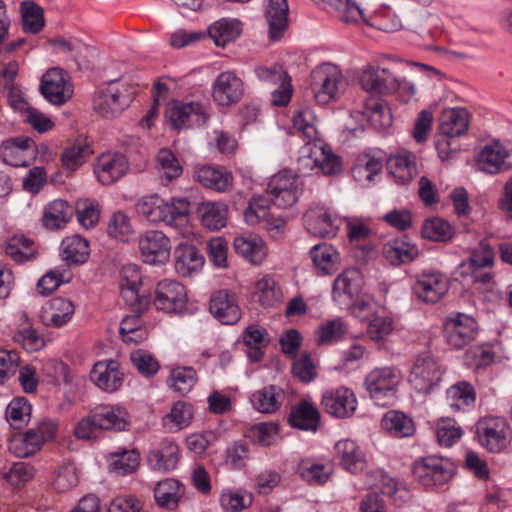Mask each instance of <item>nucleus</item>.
I'll return each instance as SVG.
<instances>
[{
	"instance_id": "52",
	"label": "nucleus",
	"mask_w": 512,
	"mask_h": 512,
	"mask_svg": "<svg viewBox=\"0 0 512 512\" xmlns=\"http://www.w3.org/2000/svg\"><path fill=\"white\" fill-rule=\"evenodd\" d=\"M363 115L376 129H386L392 124V114L387 103L381 99H370L365 104Z\"/></svg>"
},
{
	"instance_id": "14",
	"label": "nucleus",
	"mask_w": 512,
	"mask_h": 512,
	"mask_svg": "<svg viewBox=\"0 0 512 512\" xmlns=\"http://www.w3.org/2000/svg\"><path fill=\"white\" fill-rule=\"evenodd\" d=\"M479 170L496 174L512 166V144L493 141L486 144L477 155Z\"/></svg>"
},
{
	"instance_id": "31",
	"label": "nucleus",
	"mask_w": 512,
	"mask_h": 512,
	"mask_svg": "<svg viewBox=\"0 0 512 512\" xmlns=\"http://www.w3.org/2000/svg\"><path fill=\"white\" fill-rule=\"evenodd\" d=\"M93 417L102 430L123 431L129 425L128 412L119 405H99L93 409Z\"/></svg>"
},
{
	"instance_id": "59",
	"label": "nucleus",
	"mask_w": 512,
	"mask_h": 512,
	"mask_svg": "<svg viewBox=\"0 0 512 512\" xmlns=\"http://www.w3.org/2000/svg\"><path fill=\"white\" fill-rule=\"evenodd\" d=\"M435 434L439 445L451 447L463 436L461 426L451 418H441L436 422Z\"/></svg>"
},
{
	"instance_id": "38",
	"label": "nucleus",
	"mask_w": 512,
	"mask_h": 512,
	"mask_svg": "<svg viewBox=\"0 0 512 512\" xmlns=\"http://www.w3.org/2000/svg\"><path fill=\"white\" fill-rule=\"evenodd\" d=\"M207 32L216 46L225 47L240 36L242 23L237 19L222 18L211 24Z\"/></svg>"
},
{
	"instance_id": "30",
	"label": "nucleus",
	"mask_w": 512,
	"mask_h": 512,
	"mask_svg": "<svg viewBox=\"0 0 512 512\" xmlns=\"http://www.w3.org/2000/svg\"><path fill=\"white\" fill-rule=\"evenodd\" d=\"M384 258L393 266L412 262L419 254L418 248L405 237L388 240L382 247Z\"/></svg>"
},
{
	"instance_id": "33",
	"label": "nucleus",
	"mask_w": 512,
	"mask_h": 512,
	"mask_svg": "<svg viewBox=\"0 0 512 512\" xmlns=\"http://www.w3.org/2000/svg\"><path fill=\"white\" fill-rule=\"evenodd\" d=\"M387 169L396 181L404 185L416 175V157L407 150H400L387 159Z\"/></svg>"
},
{
	"instance_id": "48",
	"label": "nucleus",
	"mask_w": 512,
	"mask_h": 512,
	"mask_svg": "<svg viewBox=\"0 0 512 512\" xmlns=\"http://www.w3.org/2000/svg\"><path fill=\"white\" fill-rule=\"evenodd\" d=\"M283 399V390L277 386L270 385L253 393L251 403L255 409L262 413H272L279 409Z\"/></svg>"
},
{
	"instance_id": "3",
	"label": "nucleus",
	"mask_w": 512,
	"mask_h": 512,
	"mask_svg": "<svg viewBox=\"0 0 512 512\" xmlns=\"http://www.w3.org/2000/svg\"><path fill=\"white\" fill-rule=\"evenodd\" d=\"M58 429L57 420L43 418L25 432L11 437L8 449L16 457H30L40 451L46 443L53 441L57 436Z\"/></svg>"
},
{
	"instance_id": "23",
	"label": "nucleus",
	"mask_w": 512,
	"mask_h": 512,
	"mask_svg": "<svg viewBox=\"0 0 512 512\" xmlns=\"http://www.w3.org/2000/svg\"><path fill=\"white\" fill-rule=\"evenodd\" d=\"M211 314L225 325H233L241 318V310L235 294L227 289L214 292L210 298Z\"/></svg>"
},
{
	"instance_id": "10",
	"label": "nucleus",
	"mask_w": 512,
	"mask_h": 512,
	"mask_svg": "<svg viewBox=\"0 0 512 512\" xmlns=\"http://www.w3.org/2000/svg\"><path fill=\"white\" fill-rule=\"evenodd\" d=\"M401 381V374L392 367L372 370L365 378V386L372 399L380 405L388 404Z\"/></svg>"
},
{
	"instance_id": "8",
	"label": "nucleus",
	"mask_w": 512,
	"mask_h": 512,
	"mask_svg": "<svg viewBox=\"0 0 512 512\" xmlns=\"http://www.w3.org/2000/svg\"><path fill=\"white\" fill-rule=\"evenodd\" d=\"M478 333V323L465 313H454L444 321L443 334L446 343L454 349H462L472 343Z\"/></svg>"
},
{
	"instance_id": "43",
	"label": "nucleus",
	"mask_w": 512,
	"mask_h": 512,
	"mask_svg": "<svg viewBox=\"0 0 512 512\" xmlns=\"http://www.w3.org/2000/svg\"><path fill=\"white\" fill-rule=\"evenodd\" d=\"M141 283L142 276L137 265L128 264L122 268L120 290L123 299L129 305L133 306L138 302Z\"/></svg>"
},
{
	"instance_id": "24",
	"label": "nucleus",
	"mask_w": 512,
	"mask_h": 512,
	"mask_svg": "<svg viewBox=\"0 0 512 512\" xmlns=\"http://www.w3.org/2000/svg\"><path fill=\"white\" fill-rule=\"evenodd\" d=\"M359 82L361 87L374 94H392L396 85V77L385 68L368 65L363 68Z\"/></svg>"
},
{
	"instance_id": "60",
	"label": "nucleus",
	"mask_w": 512,
	"mask_h": 512,
	"mask_svg": "<svg viewBox=\"0 0 512 512\" xmlns=\"http://www.w3.org/2000/svg\"><path fill=\"white\" fill-rule=\"evenodd\" d=\"M91 153L90 146L85 142L74 143L64 149L61 156L62 165L66 170L75 171L87 161Z\"/></svg>"
},
{
	"instance_id": "21",
	"label": "nucleus",
	"mask_w": 512,
	"mask_h": 512,
	"mask_svg": "<svg viewBox=\"0 0 512 512\" xmlns=\"http://www.w3.org/2000/svg\"><path fill=\"white\" fill-rule=\"evenodd\" d=\"M321 403L325 411L335 418L351 417L357 409L355 393L342 386L325 391Z\"/></svg>"
},
{
	"instance_id": "57",
	"label": "nucleus",
	"mask_w": 512,
	"mask_h": 512,
	"mask_svg": "<svg viewBox=\"0 0 512 512\" xmlns=\"http://www.w3.org/2000/svg\"><path fill=\"white\" fill-rule=\"evenodd\" d=\"M78 482L77 469L73 463L65 462L53 471L52 486L57 492H67L76 487Z\"/></svg>"
},
{
	"instance_id": "13",
	"label": "nucleus",
	"mask_w": 512,
	"mask_h": 512,
	"mask_svg": "<svg viewBox=\"0 0 512 512\" xmlns=\"http://www.w3.org/2000/svg\"><path fill=\"white\" fill-rule=\"evenodd\" d=\"M166 116L174 129L199 127L208 119L205 107L198 102L173 101L166 109Z\"/></svg>"
},
{
	"instance_id": "11",
	"label": "nucleus",
	"mask_w": 512,
	"mask_h": 512,
	"mask_svg": "<svg viewBox=\"0 0 512 512\" xmlns=\"http://www.w3.org/2000/svg\"><path fill=\"white\" fill-rule=\"evenodd\" d=\"M441 375L436 360L429 354H420L413 362L408 381L417 392L428 393L438 385Z\"/></svg>"
},
{
	"instance_id": "55",
	"label": "nucleus",
	"mask_w": 512,
	"mask_h": 512,
	"mask_svg": "<svg viewBox=\"0 0 512 512\" xmlns=\"http://www.w3.org/2000/svg\"><path fill=\"white\" fill-rule=\"evenodd\" d=\"M193 418L192 406L186 402H176L170 412L163 417V425L171 432L179 431L190 425Z\"/></svg>"
},
{
	"instance_id": "15",
	"label": "nucleus",
	"mask_w": 512,
	"mask_h": 512,
	"mask_svg": "<svg viewBox=\"0 0 512 512\" xmlns=\"http://www.w3.org/2000/svg\"><path fill=\"white\" fill-rule=\"evenodd\" d=\"M187 302L184 286L176 280L164 279L158 282L155 289L154 306L166 313L181 312Z\"/></svg>"
},
{
	"instance_id": "46",
	"label": "nucleus",
	"mask_w": 512,
	"mask_h": 512,
	"mask_svg": "<svg viewBox=\"0 0 512 512\" xmlns=\"http://www.w3.org/2000/svg\"><path fill=\"white\" fill-rule=\"evenodd\" d=\"M183 495L181 483L173 478L159 481L154 487V498L159 506L175 508Z\"/></svg>"
},
{
	"instance_id": "4",
	"label": "nucleus",
	"mask_w": 512,
	"mask_h": 512,
	"mask_svg": "<svg viewBox=\"0 0 512 512\" xmlns=\"http://www.w3.org/2000/svg\"><path fill=\"white\" fill-rule=\"evenodd\" d=\"M346 86L340 68L330 62L317 65L311 72V88L319 104L335 100Z\"/></svg>"
},
{
	"instance_id": "40",
	"label": "nucleus",
	"mask_w": 512,
	"mask_h": 512,
	"mask_svg": "<svg viewBox=\"0 0 512 512\" xmlns=\"http://www.w3.org/2000/svg\"><path fill=\"white\" fill-rule=\"evenodd\" d=\"M287 0H269L266 18L269 24V34L273 41L279 40L288 24Z\"/></svg>"
},
{
	"instance_id": "20",
	"label": "nucleus",
	"mask_w": 512,
	"mask_h": 512,
	"mask_svg": "<svg viewBox=\"0 0 512 512\" xmlns=\"http://www.w3.org/2000/svg\"><path fill=\"white\" fill-rule=\"evenodd\" d=\"M304 226L316 237H334L341 225V219L325 207L310 208L304 214Z\"/></svg>"
},
{
	"instance_id": "51",
	"label": "nucleus",
	"mask_w": 512,
	"mask_h": 512,
	"mask_svg": "<svg viewBox=\"0 0 512 512\" xmlns=\"http://www.w3.org/2000/svg\"><path fill=\"white\" fill-rule=\"evenodd\" d=\"M72 214L73 209L66 201L56 199L45 207L43 224L49 229H59L70 220Z\"/></svg>"
},
{
	"instance_id": "16",
	"label": "nucleus",
	"mask_w": 512,
	"mask_h": 512,
	"mask_svg": "<svg viewBox=\"0 0 512 512\" xmlns=\"http://www.w3.org/2000/svg\"><path fill=\"white\" fill-rule=\"evenodd\" d=\"M41 93L50 103L62 105L71 99L73 86L67 74L59 68L49 69L41 79Z\"/></svg>"
},
{
	"instance_id": "36",
	"label": "nucleus",
	"mask_w": 512,
	"mask_h": 512,
	"mask_svg": "<svg viewBox=\"0 0 512 512\" xmlns=\"http://www.w3.org/2000/svg\"><path fill=\"white\" fill-rule=\"evenodd\" d=\"M289 423L295 428L315 432L320 423V413L312 403L303 400L291 408Z\"/></svg>"
},
{
	"instance_id": "61",
	"label": "nucleus",
	"mask_w": 512,
	"mask_h": 512,
	"mask_svg": "<svg viewBox=\"0 0 512 512\" xmlns=\"http://www.w3.org/2000/svg\"><path fill=\"white\" fill-rule=\"evenodd\" d=\"M366 24L385 32H395L402 27L400 18L388 6L379 8L369 19H362Z\"/></svg>"
},
{
	"instance_id": "63",
	"label": "nucleus",
	"mask_w": 512,
	"mask_h": 512,
	"mask_svg": "<svg viewBox=\"0 0 512 512\" xmlns=\"http://www.w3.org/2000/svg\"><path fill=\"white\" fill-rule=\"evenodd\" d=\"M157 169L161 176L168 181H172L181 176L183 172L182 165L174 153L166 148L161 149L156 157Z\"/></svg>"
},
{
	"instance_id": "1",
	"label": "nucleus",
	"mask_w": 512,
	"mask_h": 512,
	"mask_svg": "<svg viewBox=\"0 0 512 512\" xmlns=\"http://www.w3.org/2000/svg\"><path fill=\"white\" fill-rule=\"evenodd\" d=\"M292 124L294 133L307 141L298 152V171L303 175L313 171L326 176L340 174L343 170L341 158L329 146L315 142L318 131L313 110L308 106L295 110Z\"/></svg>"
},
{
	"instance_id": "35",
	"label": "nucleus",
	"mask_w": 512,
	"mask_h": 512,
	"mask_svg": "<svg viewBox=\"0 0 512 512\" xmlns=\"http://www.w3.org/2000/svg\"><path fill=\"white\" fill-rule=\"evenodd\" d=\"M440 132L449 137H459L467 132L470 114L465 108H448L440 116Z\"/></svg>"
},
{
	"instance_id": "58",
	"label": "nucleus",
	"mask_w": 512,
	"mask_h": 512,
	"mask_svg": "<svg viewBox=\"0 0 512 512\" xmlns=\"http://www.w3.org/2000/svg\"><path fill=\"white\" fill-rule=\"evenodd\" d=\"M139 464L140 455L136 450H122L110 454V469L119 475L134 472Z\"/></svg>"
},
{
	"instance_id": "42",
	"label": "nucleus",
	"mask_w": 512,
	"mask_h": 512,
	"mask_svg": "<svg viewBox=\"0 0 512 512\" xmlns=\"http://www.w3.org/2000/svg\"><path fill=\"white\" fill-rule=\"evenodd\" d=\"M175 268L182 276H189L199 271L204 264V257L193 245L180 244L175 250Z\"/></svg>"
},
{
	"instance_id": "28",
	"label": "nucleus",
	"mask_w": 512,
	"mask_h": 512,
	"mask_svg": "<svg viewBox=\"0 0 512 512\" xmlns=\"http://www.w3.org/2000/svg\"><path fill=\"white\" fill-rule=\"evenodd\" d=\"M178 462L179 447L170 439L162 440L147 455L149 467L158 472H170L177 467Z\"/></svg>"
},
{
	"instance_id": "19",
	"label": "nucleus",
	"mask_w": 512,
	"mask_h": 512,
	"mask_svg": "<svg viewBox=\"0 0 512 512\" xmlns=\"http://www.w3.org/2000/svg\"><path fill=\"white\" fill-rule=\"evenodd\" d=\"M36 145L29 137H15L0 145V158L10 166L24 167L35 158Z\"/></svg>"
},
{
	"instance_id": "37",
	"label": "nucleus",
	"mask_w": 512,
	"mask_h": 512,
	"mask_svg": "<svg viewBox=\"0 0 512 512\" xmlns=\"http://www.w3.org/2000/svg\"><path fill=\"white\" fill-rule=\"evenodd\" d=\"M190 215L191 202L186 197H171L166 199L162 223L170 227L181 228L189 223Z\"/></svg>"
},
{
	"instance_id": "7",
	"label": "nucleus",
	"mask_w": 512,
	"mask_h": 512,
	"mask_svg": "<svg viewBox=\"0 0 512 512\" xmlns=\"http://www.w3.org/2000/svg\"><path fill=\"white\" fill-rule=\"evenodd\" d=\"M476 436L482 447L492 453H500L509 445L512 429L503 417L487 415L476 423Z\"/></svg>"
},
{
	"instance_id": "34",
	"label": "nucleus",
	"mask_w": 512,
	"mask_h": 512,
	"mask_svg": "<svg viewBox=\"0 0 512 512\" xmlns=\"http://www.w3.org/2000/svg\"><path fill=\"white\" fill-rule=\"evenodd\" d=\"M309 253L319 275H331L338 270L341 256L333 245L320 243L314 245Z\"/></svg>"
},
{
	"instance_id": "25",
	"label": "nucleus",
	"mask_w": 512,
	"mask_h": 512,
	"mask_svg": "<svg viewBox=\"0 0 512 512\" xmlns=\"http://www.w3.org/2000/svg\"><path fill=\"white\" fill-rule=\"evenodd\" d=\"M233 248L237 255L256 266L263 264L268 255L267 244L260 236L255 234L236 236L233 240Z\"/></svg>"
},
{
	"instance_id": "27",
	"label": "nucleus",
	"mask_w": 512,
	"mask_h": 512,
	"mask_svg": "<svg viewBox=\"0 0 512 512\" xmlns=\"http://www.w3.org/2000/svg\"><path fill=\"white\" fill-rule=\"evenodd\" d=\"M90 378L101 390L106 392L117 391L123 383V373L119 364L114 360H102L94 364Z\"/></svg>"
},
{
	"instance_id": "54",
	"label": "nucleus",
	"mask_w": 512,
	"mask_h": 512,
	"mask_svg": "<svg viewBox=\"0 0 512 512\" xmlns=\"http://www.w3.org/2000/svg\"><path fill=\"white\" fill-rule=\"evenodd\" d=\"M267 331L265 328L252 324L243 334V342L248 347L247 356L252 362H258L263 357L262 347L267 343Z\"/></svg>"
},
{
	"instance_id": "22",
	"label": "nucleus",
	"mask_w": 512,
	"mask_h": 512,
	"mask_svg": "<svg viewBox=\"0 0 512 512\" xmlns=\"http://www.w3.org/2000/svg\"><path fill=\"white\" fill-rule=\"evenodd\" d=\"M129 169L128 159L121 153H103L94 168L98 181L110 185L120 180Z\"/></svg>"
},
{
	"instance_id": "29",
	"label": "nucleus",
	"mask_w": 512,
	"mask_h": 512,
	"mask_svg": "<svg viewBox=\"0 0 512 512\" xmlns=\"http://www.w3.org/2000/svg\"><path fill=\"white\" fill-rule=\"evenodd\" d=\"M339 464L351 473H358L366 466V459L359 445L351 439H342L334 446Z\"/></svg>"
},
{
	"instance_id": "9",
	"label": "nucleus",
	"mask_w": 512,
	"mask_h": 512,
	"mask_svg": "<svg viewBox=\"0 0 512 512\" xmlns=\"http://www.w3.org/2000/svg\"><path fill=\"white\" fill-rule=\"evenodd\" d=\"M267 192L270 202L278 208L286 209L298 201L302 189L296 174L281 171L271 178Z\"/></svg>"
},
{
	"instance_id": "41",
	"label": "nucleus",
	"mask_w": 512,
	"mask_h": 512,
	"mask_svg": "<svg viewBox=\"0 0 512 512\" xmlns=\"http://www.w3.org/2000/svg\"><path fill=\"white\" fill-rule=\"evenodd\" d=\"M198 214L204 227L217 231L226 226L228 206L223 202H204L199 205Z\"/></svg>"
},
{
	"instance_id": "45",
	"label": "nucleus",
	"mask_w": 512,
	"mask_h": 512,
	"mask_svg": "<svg viewBox=\"0 0 512 512\" xmlns=\"http://www.w3.org/2000/svg\"><path fill=\"white\" fill-rule=\"evenodd\" d=\"M166 199L158 194L145 195L135 204L136 213L151 224L162 223Z\"/></svg>"
},
{
	"instance_id": "32",
	"label": "nucleus",
	"mask_w": 512,
	"mask_h": 512,
	"mask_svg": "<svg viewBox=\"0 0 512 512\" xmlns=\"http://www.w3.org/2000/svg\"><path fill=\"white\" fill-rule=\"evenodd\" d=\"M194 178L204 187L217 192H226L233 184L232 174L223 167L206 165L196 168Z\"/></svg>"
},
{
	"instance_id": "47",
	"label": "nucleus",
	"mask_w": 512,
	"mask_h": 512,
	"mask_svg": "<svg viewBox=\"0 0 512 512\" xmlns=\"http://www.w3.org/2000/svg\"><path fill=\"white\" fill-rule=\"evenodd\" d=\"M446 394L449 405L454 411H465L476 401L475 389L466 381L455 383L447 389Z\"/></svg>"
},
{
	"instance_id": "5",
	"label": "nucleus",
	"mask_w": 512,
	"mask_h": 512,
	"mask_svg": "<svg viewBox=\"0 0 512 512\" xmlns=\"http://www.w3.org/2000/svg\"><path fill=\"white\" fill-rule=\"evenodd\" d=\"M412 473L418 484L431 489L448 483L455 473V467L449 459L431 455L416 460Z\"/></svg>"
},
{
	"instance_id": "26",
	"label": "nucleus",
	"mask_w": 512,
	"mask_h": 512,
	"mask_svg": "<svg viewBox=\"0 0 512 512\" xmlns=\"http://www.w3.org/2000/svg\"><path fill=\"white\" fill-rule=\"evenodd\" d=\"M74 313L75 305L70 299L55 297L42 307L41 320L48 327L59 328L69 323Z\"/></svg>"
},
{
	"instance_id": "39",
	"label": "nucleus",
	"mask_w": 512,
	"mask_h": 512,
	"mask_svg": "<svg viewBox=\"0 0 512 512\" xmlns=\"http://www.w3.org/2000/svg\"><path fill=\"white\" fill-rule=\"evenodd\" d=\"M382 428L392 437L407 438L415 433L412 418L400 411L390 410L381 419Z\"/></svg>"
},
{
	"instance_id": "56",
	"label": "nucleus",
	"mask_w": 512,
	"mask_h": 512,
	"mask_svg": "<svg viewBox=\"0 0 512 512\" xmlns=\"http://www.w3.org/2000/svg\"><path fill=\"white\" fill-rule=\"evenodd\" d=\"M107 233L112 239L129 242L135 233L131 218L123 211L114 212L107 222Z\"/></svg>"
},
{
	"instance_id": "6",
	"label": "nucleus",
	"mask_w": 512,
	"mask_h": 512,
	"mask_svg": "<svg viewBox=\"0 0 512 512\" xmlns=\"http://www.w3.org/2000/svg\"><path fill=\"white\" fill-rule=\"evenodd\" d=\"M450 278L438 269H424L414 276L412 294L421 303L435 305L446 297L450 290Z\"/></svg>"
},
{
	"instance_id": "17",
	"label": "nucleus",
	"mask_w": 512,
	"mask_h": 512,
	"mask_svg": "<svg viewBox=\"0 0 512 512\" xmlns=\"http://www.w3.org/2000/svg\"><path fill=\"white\" fill-rule=\"evenodd\" d=\"M244 95V83L234 72L220 73L212 84L213 101L223 107L238 103Z\"/></svg>"
},
{
	"instance_id": "44",
	"label": "nucleus",
	"mask_w": 512,
	"mask_h": 512,
	"mask_svg": "<svg viewBox=\"0 0 512 512\" xmlns=\"http://www.w3.org/2000/svg\"><path fill=\"white\" fill-rule=\"evenodd\" d=\"M89 254L88 241L79 235L67 236L61 242L60 255L69 264H82Z\"/></svg>"
},
{
	"instance_id": "62",
	"label": "nucleus",
	"mask_w": 512,
	"mask_h": 512,
	"mask_svg": "<svg viewBox=\"0 0 512 512\" xmlns=\"http://www.w3.org/2000/svg\"><path fill=\"white\" fill-rule=\"evenodd\" d=\"M5 253L17 263H23L34 258L32 242L24 235L11 237L6 243Z\"/></svg>"
},
{
	"instance_id": "49",
	"label": "nucleus",
	"mask_w": 512,
	"mask_h": 512,
	"mask_svg": "<svg viewBox=\"0 0 512 512\" xmlns=\"http://www.w3.org/2000/svg\"><path fill=\"white\" fill-rule=\"evenodd\" d=\"M348 333V324L342 318H333L321 323L315 331L318 345H333Z\"/></svg>"
},
{
	"instance_id": "53",
	"label": "nucleus",
	"mask_w": 512,
	"mask_h": 512,
	"mask_svg": "<svg viewBox=\"0 0 512 512\" xmlns=\"http://www.w3.org/2000/svg\"><path fill=\"white\" fill-rule=\"evenodd\" d=\"M383 168L382 160L378 157L371 156L370 154H363L358 157L352 169L354 179L361 183L366 184L374 180Z\"/></svg>"
},
{
	"instance_id": "2",
	"label": "nucleus",
	"mask_w": 512,
	"mask_h": 512,
	"mask_svg": "<svg viewBox=\"0 0 512 512\" xmlns=\"http://www.w3.org/2000/svg\"><path fill=\"white\" fill-rule=\"evenodd\" d=\"M135 94L136 86L130 79L112 80L95 92L94 110L103 117L114 118L129 107Z\"/></svg>"
},
{
	"instance_id": "50",
	"label": "nucleus",
	"mask_w": 512,
	"mask_h": 512,
	"mask_svg": "<svg viewBox=\"0 0 512 512\" xmlns=\"http://www.w3.org/2000/svg\"><path fill=\"white\" fill-rule=\"evenodd\" d=\"M253 296L263 307H272L281 300L282 293L272 276L263 275L255 282Z\"/></svg>"
},
{
	"instance_id": "18",
	"label": "nucleus",
	"mask_w": 512,
	"mask_h": 512,
	"mask_svg": "<svg viewBox=\"0 0 512 512\" xmlns=\"http://www.w3.org/2000/svg\"><path fill=\"white\" fill-rule=\"evenodd\" d=\"M363 276L357 268H347L334 280L332 300L338 306H348L362 291Z\"/></svg>"
},
{
	"instance_id": "12",
	"label": "nucleus",
	"mask_w": 512,
	"mask_h": 512,
	"mask_svg": "<svg viewBox=\"0 0 512 512\" xmlns=\"http://www.w3.org/2000/svg\"><path fill=\"white\" fill-rule=\"evenodd\" d=\"M138 246L145 263L163 265L170 259L171 242L162 231H146L139 237Z\"/></svg>"
},
{
	"instance_id": "64",
	"label": "nucleus",
	"mask_w": 512,
	"mask_h": 512,
	"mask_svg": "<svg viewBox=\"0 0 512 512\" xmlns=\"http://www.w3.org/2000/svg\"><path fill=\"white\" fill-rule=\"evenodd\" d=\"M220 504L226 512H240L252 504V495L244 490H223Z\"/></svg>"
}]
</instances>
